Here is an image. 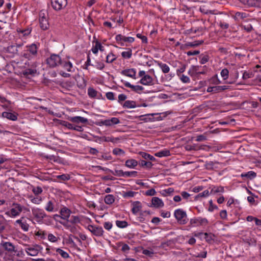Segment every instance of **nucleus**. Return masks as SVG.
Instances as JSON below:
<instances>
[{"mask_svg":"<svg viewBox=\"0 0 261 261\" xmlns=\"http://www.w3.org/2000/svg\"><path fill=\"white\" fill-rule=\"evenodd\" d=\"M137 192H134V191H127L126 192H125L123 194V197L124 198L133 197H134L137 194Z\"/></svg>","mask_w":261,"mask_h":261,"instance_id":"obj_46","label":"nucleus"},{"mask_svg":"<svg viewBox=\"0 0 261 261\" xmlns=\"http://www.w3.org/2000/svg\"><path fill=\"white\" fill-rule=\"evenodd\" d=\"M15 225L18 224L21 228L25 232H27L29 229V225L24 220L23 217H21L19 219H17L14 223Z\"/></svg>","mask_w":261,"mask_h":261,"instance_id":"obj_11","label":"nucleus"},{"mask_svg":"<svg viewBox=\"0 0 261 261\" xmlns=\"http://www.w3.org/2000/svg\"><path fill=\"white\" fill-rule=\"evenodd\" d=\"M247 14L245 13L238 12L235 14L234 19L238 20L239 19H244L247 17Z\"/></svg>","mask_w":261,"mask_h":261,"instance_id":"obj_43","label":"nucleus"},{"mask_svg":"<svg viewBox=\"0 0 261 261\" xmlns=\"http://www.w3.org/2000/svg\"><path fill=\"white\" fill-rule=\"evenodd\" d=\"M46 211L49 212H53L54 211V205L52 201L50 200L47 202L45 207Z\"/></svg>","mask_w":261,"mask_h":261,"instance_id":"obj_38","label":"nucleus"},{"mask_svg":"<svg viewBox=\"0 0 261 261\" xmlns=\"http://www.w3.org/2000/svg\"><path fill=\"white\" fill-rule=\"evenodd\" d=\"M113 226V224L110 222H106L103 224V227L104 228L108 230H110L111 229L112 227Z\"/></svg>","mask_w":261,"mask_h":261,"instance_id":"obj_56","label":"nucleus"},{"mask_svg":"<svg viewBox=\"0 0 261 261\" xmlns=\"http://www.w3.org/2000/svg\"><path fill=\"white\" fill-rule=\"evenodd\" d=\"M121 74L136 80V70L134 68L126 69L121 71Z\"/></svg>","mask_w":261,"mask_h":261,"instance_id":"obj_13","label":"nucleus"},{"mask_svg":"<svg viewBox=\"0 0 261 261\" xmlns=\"http://www.w3.org/2000/svg\"><path fill=\"white\" fill-rule=\"evenodd\" d=\"M158 65L164 73H167L169 72L170 67L166 64L160 63L158 64Z\"/></svg>","mask_w":261,"mask_h":261,"instance_id":"obj_37","label":"nucleus"},{"mask_svg":"<svg viewBox=\"0 0 261 261\" xmlns=\"http://www.w3.org/2000/svg\"><path fill=\"white\" fill-rule=\"evenodd\" d=\"M142 253L148 256H152L154 254V252L152 249H144Z\"/></svg>","mask_w":261,"mask_h":261,"instance_id":"obj_52","label":"nucleus"},{"mask_svg":"<svg viewBox=\"0 0 261 261\" xmlns=\"http://www.w3.org/2000/svg\"><path fill=\"white\" fill-rule=\"evenodd\" d=\"M36 72V70L33 69H27L25 71V74L26 75H34Z\"/></svg>","mask_w":261,"mask_h":261,"instance_id":"obj_59","label":"nucleus"},{"mask_svg":"<svg viewBox=\"0 0 261 261\" xmlns=\"http://www.w3.org/2000/svg\"><path fill=\"white\" fill-rule=\"evenodd\" d=\"M200 68V67L199 66H192L189 69L188 73L191 76H194L200 74H203L204 72L201 71Z\"/></svg>","mask_w":261,"mask_h":261,"instance_id":"obj_15","label":"nucleus"},{"mask_svg":"<svg viewBox=\"0 0 261 261\" xmlns=\"http://www.w3.org/2000/svg\"><path fill=\"white\" fill-rule=\"evenodd\" d=\"M243 237V240L247 243L249 245H256V239L254 237V236L252 233L251 231L247 232V234L244 236Z\"/></svg>","mask_w":261,"mask_h":261,"instance_id":"obj_10","label":"nucleus"},{"mask_svg":"<svg viewBox=\"0 0 261 261\" xmlns=\"http://www.w3.org/2000/svg\"><path fill=\"white\" fill-rule=\"evenodd\" d=\"M106 97L109 100H113L115 99L114 94L112 92H108L106 94Z\"/></svg>","mask_w":261,"mask_h":261,"instance_id":"obj_58","label":"nucleus"},{"mask_svg":"<svg viewBox=\"0 0 261 261\" xmlns=\"http://www.w3.org/2000/svg\"><path fill=\"white\" fill-rule=\"evenodd\" d=\"M229 71L226 68H224L221 71V75L223 77V80H226L228 77Z\"/></svg>","mask_w":261,"mask_h":261,"instance_id":"obj_49","label":"nucleus"},{"mask_svg":"<svg viewBox=\"0 0 261 261\" xmlns=\"http://www.w3.org/2000/svg\"><path fill=\"white\" fill-rule=\"evenodd\" d=\"M174 215L180 224H186L187 222V214L185 211L181 209H177L174 211Z\"/></svg>","mask_w":261,"mask_h":261,"instance_id":"obj_6","label":"nucleus"},{"mask_svg":"<svg viewBox=\"0 0 261 261\" xmlns=\"http://www.w3.org/2000/svg\"><path fill=\"white\" fill-rule=\"evenodd\" d=\"M57 178L58 179L65 181V180H67L69 179V176L67 174H62V175L57 176Z\"/></svg>","mask_w":261,"mask_h":261,"instance_id":"obj_60","label":"nucleus"},{"mask_svg":"<svg viewBox=\"0 0 261 261\" xmlns=\"http://www.w3.org/2000/svg\"><path fill=\"white\" fill-rule=\"evenodd\" d=\"M123 107L127 108H135L137 107L136 103L135 101L133 100H126L123 104Z\"/></svg>","mask_w":261,"mask_h":261,"instance_id":"obj_34","label":"nucleus"},{"mask_svg":"<svg viewBox=\"0 0 261 261\" xmlns=\"http://www.w3.org/2000/svg\"><path fill=\"white\" fill-rule=\"evenodd\" d=\"M71 214V211L66 207H63L60 210L61 218L64 220H67Z\"/></svg>","mask_w":261,"mask_h":261,"instance_id":"obj_22","label":"nucleus"},{"mask_svg":"<svg viewBox=\"0 0 261 261\" xmlns=\"http://www.w3.org/2000/svg\"><path fill=\"white\" fill-rule=\"evenodd\" d=\"M132 212L135 215H137L142 210V205L140 201H136L132 202Z\"/></svg>","mask_w":261,"mask_h":261,"instance_id":"obj_14","label":"nucleus"},{"mask_svg":"<svg viewBox=\"0 0 261 261\" xmlns=\"http://www.w3.org/2000/svg\"><path fill=\"white\" fill-rule=\"evenodd\" d=\"M31 210L35 220L39 224L43 223V219L47 217L44 210L36 207H32Z\"/></svg>","mask_w":261,"mask_h":261,"instance_id":"obj_2","label":"nucleus"},{"mask_svg":"<svg viewBox=\"0 0 261 261\" xmlns=\"http://www.w3.org/2000/svg\"><path fill=\"white\" fill-rule=\"evenodd\" d=\"M156 194V191L154 189H149L145 192V195L146 196H154Z\"/></svg>","mask_w":261,"mask_h":261,"instance_id":"obj_53","label":"nucleus"},{"mask_svg":"<svg viewBox=\"0 0 261 261\" xmlns=\"http://www.w3.org/2000/svg\"><path fill=\"white\" fill-rule=\"evenodd\" d=\"M2 116L3 118H7L12 121H16L18 118V115L15 113H11L8 112H4L2 114Z\"/></svg>","mask_w":261,"mask_h":261,"instance_id":"obj_18","label":"nucleus"},{"mask_svg":"<svg viewBox=\"0 0 261 261\" xmlns=\"http://www.w3.org/2000/svg\"><path fill=\"white\" fill-rule=\"evenodd\" d=\"M180 80L184 83H188L190 82V81L188 76L185 75L184 74L181 75Z\"/></svg>","mask_w":261,"mask_h":261,"instance_id":"obj_62","label":"nucleus"},{"mask_svg":"<svg viewBox=\"0 0 261 261\" xmlns=\"http://www.w3.org/2000/svg\"><path fill=\"white\" fill-rule=\"evenodd\" d=\"M115 39L118 42H120L121 45H122V43H121V41L123 42H128L129 43H132L134 41L135 39L132 37H125L121 34H119L116 36Z\"/></svg>","mask_w":261,"mask_h":261,"instance_id":"obj_16","label":"nucleus"},{"mask_svg":"<svg viewBox=\"0 0 261 261\" xmlns=\"http://www.w3.org/2000/svg\"><path fill=\"white\" fill-rule=\"evenodd\" d=\"M63 67L69 72H74V69L72 63L70 61H63L61 63Z\"/></svg>","mask_w":261,"mask_h":261,"instance_id":"obj_26","label":"nucleus"},{"mask_svg":"<svg viewBox=\"0 0 261 261\" xmlns=\"http://www.w3.org/2000/svg\"><path fill=\"white\" fill-rule=\"evenodd\" d=\"M27 47L28 48L27 50L29 51L32 56H36L37 54V50L39 47L38 44L32 43L27 46Z\"/></svg>","mask_w":261,"mask_h":261,"instance_id":"obj_20","label":"nucleus"},{"mask_svg":"<svg viewBox=\"0 0 261 261\" xmlns=\"http://www.w3.org/2000/svg\"><path fill=\"white\" fill-rule=\"evenodd\" d=\"M112 152L113 153L116 155L123 156L125 154V152L123 150L118 148H114Z\"/></svg>","mask_w":261,"mask_h":261,"instance_id":"obj_42","label":"nucleus"},{"mask_svg":"<svg viewBox=\"0 0 261 261\" xmlns=\"http://www.w3.org/2000/svg\"><path fill=\"white\" fill-rule=\"evenodd\" d=\"M256 176L255 172L252 171H250L248 172L242 173L241 174V177L242 178H246L247 179H252L255 178Z\"/></svg>","mask_w":261,"mask_h":261,"instance_id":"obj_28","label":"nucleus"},{"mask_svg":"<svg viewBox=\"0 0 261 261\" xmlns=\"http://www.w3.org/2000/svg\"><path fill=\"white\" fill-rule=\"evenodd\" d=\"M139 83L145 86H152L154 85L153 78L148 74L141 78Z\"/></svg>","mask_w":261,"mask_h":261,"instance_id":"obj_12","label":"nucleus"},{"mask_svg":"<svg viewBox=\"0 0 261 261\" xmlns=\"http://www.w3.org/2000/svg\"><path fill=\"white\" fill-rule=\"evenodd\" d=\"M47 15V11L44 10H41L39 14L40 27L43 30H46L49 28Z\"/></svg>","mask_w":261,"mask_h":261,"instance_id":"obj_4","label":"nucleus"},{"mask_svg":"<svg viewBox=\"0 0 261 261\" xmlns=\"http://www.w3.org/2000/svg\"><path fill=\"white\" fill-rule=\"evenodd\" d=\"M29 199L33 203L35 204H40L42 201V198L38 196L36 197H34L32 195H31L29 196Z\"/></svg>","mask_w":261,"mask_h":261,"instance_id":"obj_32","label":"nucleus"},{"mask_svg":"<svg viewBox=\"0 0 261 261\" xmlns=\"http://www.w3.org/2000/svg\"><path fill=\"white\" fill-rule=\"evenodd\" d=\"M138 161L135 159H130L125 161V166L130 169H135L138 165Z\"/></svg>","mask_w":261,"mask_h":261,"instance_id":"obj_24","label":"nucleus"},{"mask_svg":"<svg viewBox=\"0 0 261 261\" xmlns=\"http://www.w3.org/2000/svg\"><path fill=\"white\" fill-rule=\"evenodd\" d=\"M252 77V74L251 73H249L246 71L244 72L243 74V79L244 80H246Z\"/></svg>","mask_w":261,"mask_h":261,"instance_id":"obj_64","label":"nucleus"},{"mask_svg":"<svg viewBox=\"0 0 261 261\" xmlns=\"http://www.w3.org/2000/svg\"><path fill=\"white\" fill-rule=\"evenodd\" d=\"M47 240L54 243H57L59 240H60V238L59 237L55 236L53 233H49L47 234Z\"/></svg>","mask_w":261,"mask_h":261,"instance_id":"obj_30","label":"nucleus"},{"mask_svg":"<svg viewBox=\"0 0 261 261\" xmlns=\"http://www.w3.org/2000/svg\"><path fill=\"white\" fill-rule=\"evenodd\" d=\"M3 247L4 248L9 251L12 252L14 250V246L13 245V244L10 242H5L3 244Z\"/></svg>","mask_w":261,"mask_h":261,"instance_id":"obj_35","label":"nucleus"},{"mask_svg":"<svg viewBox=\"0 0 261 261\" xmlns=\"http://www.w3.org/2000/svg\"><path fill=\"white\" fill-rule=\"evenodd\" d=\"M46 63L50 67H55L61 64V59L59 56L53 54L46 59Z\"/></svg>","mask_w":261,"mask_h":261,"instance_id":"obj_5","label":"nucleus"},{"mask_svg":"<svg viewBox=\"0 0 261 261\" xmlns=\"http://www.w3.org/2000/svg\"><path fill=\"white\" fill-rule=\"evenodd\" d=\"M228 89L227 86H213V93L220 92Z\"/></svg>","mask_w":261,"mask_h":261,"instance_id":"obj_36","label":"nucleus"},{"mask_svg":"<svg viewBox=\"0 0 261 261\" xmlns=\"http://www.w3.org/2000/svg\"><path fill=\"white\" fill-rule=\"evenodd\" d=\"M23 246H24V250L27 254L28 255L32 256H37L43 249L42 246L37 244H24Z\"/></svg>","mask_w":261,"mask_h":261,"instance_id":"obj_3","label":"nucleus"},{"mask_svg":"<svg viewBox=\"0 0 261 261\" xmlns=\"http://www.w3.org/2000/svg\"><path fill=\"white\" fill-rule=\"evenodd\" d=\"M170 155V153L169 150L164 149L155 153V155L156 156L162 158L163 156H167Z\"/></svg>","mask_w":261,"mask_h":261,"instance_id":"obj_33","label":"nucleus"},{"mask_svg":"<svg viewBox=\"0 0 261 261\" xmlns=\"http://www.w3.org/2000/svg\"><path fill=\"white\" fill-rule=\"evenodd\" d=\"M132 51L130 49L127 48L126 51H123L121 53V56L123 58L126 59H129L132 57Z\"/></svg>","mask_w":261,"mask_h":261,"instance_id":"obj_40","label":"nucleus"},{"mask_svg":"<svg viewBox=\"0 0 261 261\" xmlns=\"http://www.w3.org/2000/svg\"><path fill=\"white\" fill-rule=\"evenodd\" d=\"M22 212H30V209L19 203H13L10 209L5 213V215L9 218H15L19 217Z\"/></svg>","mask_w":261,"mask_h":261,"instance_id":"obj_1","label":"nucleus"},{"mask_svg":"<svg viewBox=\"0 0 261 261\" xmlns=\"http://www.w3.org/2000/svg\"><path fill=\"white\" fill-rule=\"evenodd\" d=\"M116 59V58L113 54L110 53L107 56L106 62L109 63H112Z\"/></svg>","mask_w":261,"mask_h":261,"instance_id":"obj_45","label":"nucleus"},{"mask_svg":"<svg viewBox=\"0 0 261 261\" xmlns=\"http://www.w3.org/2000/svg\"><path fill=\"white\" fill-rule=\"evenodd\" d=\"M243 28L247 32H249L253 30V27L251 24L247 23L243 25Z\"/></svg>","mask_w":261,"mask_h":261,"instance_id":"obj_57","label":"nucleus"},{"mask_svg":"<svg viewBox=\"0 0 261 261\" xmlns=\"http://www.w3.org/2000/svg\"><path fill=\"white\" fill-rule=\"evenodd\" d=\"M224 191V188L223 187H215L213 188V192L216 193H223Z\"/></svg>","mask_w":261,"mask_h":261,"instance_id":"obj_54","label":"nucleus"},{"mask_svg":"<svg viewBox=\"0 0 261 261\" xmlns=\"http://www.w3.org/2000/svg\"><path fill=\"white\" fill-rule=\"evenodd\" d=\"M67 0H51V6L54 9L59 11L67 5Z\"/></svg>","mask_w":261,"mask_h":261,"instance_id":"obj_7","label":"nucleus"},{"mask_svg":"<svg viewBox=\"0 0 261 261\" xmlns=\"http://www.w3.org/2000/svg\"><path fill=\"white\" fill-rule=\"evenodd\" d=\"M92 51L94 54H97L99 50L101 51H103L105 50L104 47L101 45V44L97 41L95 43V46L92 48Z\"/></svg>","mask_w":261,"mask_h":261,"instance_id":"obj_27","label":"nucleus"},{"mask_svg":"<svg viewBox=\"0 0 261 261\" xmlns=\"http://www.w3.org/2000/svg\"><path fill=\"white\" fill-rule=\"evenodd\" d=\"M152 205L156 208L162 207L164 205V203L162 200L157 197H154L151 200Z\"/></svg>","mask_w":261,"mask_h":261,"instance_id":"obj_19","label":"nucleus"},{"mask_svg":"<svg viewBox=\"0 0 261 261\" xmlns=\"http://www.w3.org/2000/svg\"><path fill=\"white\" fill-rule=\"evenodd\" d=\"M139 154L145 160H149L150 161H154L155 160L153 156L144 152H140Z\"/></svg>","mask_w":261,"mask_h":261,"instance_id":"obj_39","label":"nucleus"},{"mask_svg":"<svg viewBox=\"0 0 261 261\" xmlns=\"http://www.w3.org/2000/svg\"><path fill=\"white\" fill-rule=\"evenodd\" d=\"M137 37L138 38H140L142 40V42L147 43V38L146 36L142 35L141 34H137Z\"/></svg>","mask_w":261,"mask_h":261,"instance_id":"obj_63","label":"nucleus"},{"mask_svg":"<svg viewBox=\"0 0 261 261\" xmlns=\"http://www.w3.org/2000/svg\"><path fill=\"white\" fill-rule=\"evenodd\" d=\"M121 82L127 88H129L134 92L137 93H140L141 91L144 90V88L140 85H133L130 83L124 81L123 80H121Z\"/></svg>","mask_w":261,"mask_h":261,"instance_id":"obj_9","label":"nucleus"},{"mask_svg":"<svg viewBox=\"0 0 261 261\" xmlns=\"http://www.w3.org/2000/svg\"><path fill=\"white\" fill-rule=\"evenodd\" d=\"M141 165L142 166H147L149 168H150L152 167V164L150 162H146L143 160L141 162Z\"/></svg>","mask_w":261,"mask_h":261,"instance_id":"obj_61","label":"nucleus"},{"mask_svg":"<svg viewBox=\"0 0 261 261\" xmlns=\"http://www.w3.org/2000/svg\"><path fill=\"white\" fill-rule=\"evenodd\" d=\"M73 236L70 234L68 238L66 240V243L70 245V247L74 248L75 249H78L80 250V249L77 247V245L74 242L72 239Z\"/></svg>","mask_w":261,"mask_h":261,"instance_id":"obj_31","label":"nucleus"},{"mask_svg":"<svg viewBox=\"0 0 261 261\" xmlns=\"http://www.w3.org/2000/svg\"><path fill=\"white\" fill-rule=\"evenodd\" d=\"M87 229L89 230L93 235L97 237H101L102 236L103 233V230L101 227L96 226L92 225H89L87 226Z\"/></svg>","mask_w":261,"mask_h":261,"instance_id":"obj_8","label":"nucleus"},{"mask_svg":"<svg viewBox=\"0 0 261 261\" xmlns=\"http://www.w3.org/2000/svg\"><path fill=\"white\" fill-rule=\"evenodd\" d=\"M63 125L69 129L75 130L78 132H82L83 130L82 126L79 125L74 126L72 124L67 122H64Z\"/></svg>","mask_w":261,"mask_h":261,"instance_id":"obj_23","label":"nucleus"},{"mask_svg":"<svg viewBox=\"0 0 261 261\" xmlns=\"http://www.w3.org/2000/svg\"><path fill=\"white\" fill-rule=\"evenodd\" d=\"M137 172L136 171H125V177H136Z\"/></svg>","mask_w":261,"mask_h":261,"instance_id":"obj_51","label":"nucleus"},{"mask_svg":"<svg viewBox=\"0 0 261 261\" xmlns=\"http://www.w3.org/2000/svg\"><path fill=\"white\" fill-rule=\"evenodd\" d=\"M36 236L42 239H44L46 236V233L45 231L39 230L35 233Z\"/></svg>","mask_w":261,"mask_h":261,"instance_id":"obj_48","label":"nucleus"},{"mask_svg":"<svg viewBox=\"0 0 261 261\" xmlns=\"http://www.w3.org/2000/svg\"><path fill=\"white\" fill-rule=\"evenodd\" d=\"M32 191L35 195H38L42 192L43 190L41 187H37L33 188Z\"/></svg>","mask_w":261,"mask_h":261,"instance_id":"obj_50","label":"nucleus"},{"mask_svg":"<svg viewBox=\"0 0 261 261\" xmlns=\"http://www.w3.org/2000/svg\"><path fill=\"white\" fill-rule=\"evenodd\" d=\"M119 140L118 138H114L113 137H108L105 138V141L107 142H111L113 143H116Z\"/></svg>","mask_w":261,"mask_h":261,"instance_id":"obj_55","label":"nucleus"},{"mask_svg":"<svg viewBox=\"0 0 261 261\" xmlns=\"http://www.w3.org/2000/svg\"><path fill=\"white\" fill-rule=\"evenodd\" d=\"M53 249L56 252L57 254L60 255L64 259H67L69 257V254L60 248H54Z\"/></svg>","mask_w":261,"mask_h":261,"instance_id":"obj_25","label":"nucleus"},{"mask_svg":"<svg viewBox=\"0 0 261 261\" xmlns=\"http://www.w3.org/2000/svg\"><path fill=\"white\" fill-rule=\"evenodd\" d=\"M186 32L188 34L196 35V36H199L202 34V28L201 27H192L191 29L187 30Z\"/></svg>","mask_w":261,"mask_h":261,"instance_id":"obj_21","label":"nucleus"},{"mask_svg":"<svg viewBox=\"0 0 261 261\" xmlns=\"http://www.w3.org/2000/svg\"><path fill=\"white\" fill-rule=\"evenodd\" d=\"M193 256L195 257H199V258H205L206 256V252L203 251L200 253L197 252H193L191 253Z\"/></svg>","mask_w":261,"mask_h":261,"instance_id":"obj_47","label":"nucleus"},{"mask_svg":"<svg viewBox=\"0 0 261 261\" xmlns=\"http://www.w3.org/2000/svg\"><path fill=\"white\" fill-rule=\"evenodd\" d=\"M69 120L75 123H86L88 122V119L81 116H74L68 118Z\"/></svg>","mask_w":261,"mask_h":261,"instance_id":"obj_17","label":"nucleus"},{"mask_svg":"<svg viewBox=\"0 0 261 261\" xmlns=\"http://www.w3.org/2000/svg\"><path fill=\"white\" fill-rule=\"evenodd\" d=\"M115 200V198L114 195L112 194L107 195L104 198L105 203L108 205L112 204Z\"/></svg>","mask_w":261,"mask_h":261,"instance_id":"obj_29","label":"nucleus"},{"mask_svg":"<svg viewBox=\"0 0 261 261\" xmlns=\"http://www.w3.org/2000/svg\"><path fill=\"white\" fill-rule=\"evenodd\" d=\"M97 91L92 88L88 89V94L90 97L94 98L97 95Z\"/></svg>","mask_w":261,"mask_h":261,"instance_id":"obj_44","label":"nucleus"},{"mask_svg":"<svg viewBox=\"0 0 261 261\" xmlns=\"http://www.w3.org/2000/svg\"><path fill=\"white\" fill-rule=\"evenodd\" d=\"M116 225L117 227L121 228H125L127 226V222L125 221H119L117 220L116 221Z\"/></svg>","mask_w":261,"mask_h":261,"instance_id":"obj_41","label":"nucleus"}]
</instances>
